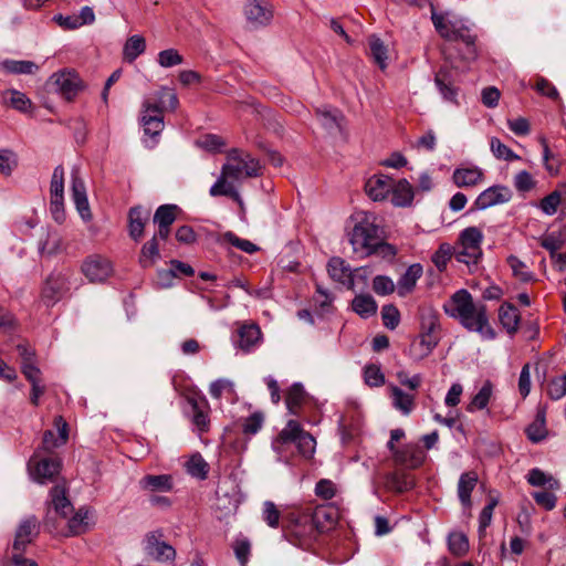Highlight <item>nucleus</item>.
<instances>
[{
	"instance_id": "obj_33",
	"label": "nucleus",
	"mask_w": 566,
	"mask_h": 566,
	"mask_svg": "<svg viewBox=\"0 0 566 566\" xmlns=\"http://www.w3.org/2000/svg\"><path fill=\"white\" fill-rule=\"evenodd\" d=\"M499 319L507 333L513 334L518 329L520 314L514 305L510 303L502 304L499 308Z\"/></svg>"
},
{
	"instance_id": "obj_4",
	"label": "nucleus",
	"mask_w": 566,
	"mask_h": 566,
	"mask_svg": "<svg viewBox=\"0 0 566 566\" xmlns=\"http://www.w3.org/2000/svg\"><path fill=\"white\" fill-rule=\"evenodd\" d=\"M353 218L355 226L349 233V242L360 258L369 256L370 248L375 247L382 233L377 217L373 212L358 211Z\"/></svg>"
},
{
	"instance_id": "obj_46",
	"label": "nucleus",
	"mask_w": 566,
	"mask_h": 566,
	"mask_svg": "<svg viewBox=\"0 0 566 566\" xmlns=\"http://www.w3.org/2000/svg\"><path fill=\"white\" fill-rule=\"evenodd\" d=\"M421 335L430 338H439L438 331L440 328L439 317L436 312L429 310L421 315L420 321Z\"/></svg>"
},
{
	"instance_id": "obj_62",
	"label": "nucleus",
	"mask_w": 566,
	"mask_h": 566,
	"mask_svg": "<svg viewBox=\"0 0 566 566\" xmlns=\"http://www.w3.org/2000/svg\"><path fill=\"white\" fill-rule=\"evenodd\" d=\"M182 62L184 57L176 49L163 50L157 55V63L165 69L180 65Z\"/></svg>"
},
{
	"instance_id": "obj_1",
	"label": "nucleus",
	"mask_w": 566,
	"mask_h": 566,
	"mask_svg": "<svg viewBox=\"0 0 566 566\" xmlns=\"http://www.w3.org/2000/svg\"><path fill=\"white\" fill-rule=\"evenodd\" d=\"M443 311L448 316L458 319L468 331L476 332L489 339L495 337L489 323L485 304L475 303L467 290L454 292L443 304Z\"/></svg>"
},
{
	"instance_id": "obj_61",
	"label": "nucleus",
	"mask_w": 566,
	"mask_h": 566,
	"mask_svg": "<svg viewBox=\"0 0 566 566\" xmlns=\"http://www.w3.org/2000/svg\"><path fill=\"white\" fill-rule=\"evenodd\" d=\"M563 195L559 190H554L546 197H544L538 203V208L547 216H553L557 212L559 205L562 203Z\"/></svg>"
},
{
	"instance_id": "obj_53",
	"label": "nucleus",
	"mask_w": 566,
	"mask_h": 566,
	"mask_svg": "<svg viewBox=\"0 0 566 566\" xmlns=\"http://www.w3.org/2000/svg\"><path fill=\"white\" fill-rule=\"evenodd\" d=\"M526 436L535 443L542 441L546 437L544 413H537L536 419L526 428Z\"/></svg>"
},
{
	"instance_id": "obj_14",
	"label": "nucleus",
	"mask_w": 566,
	"mask_h": 566,
	"mask_svg": "<svg viewBox=\"0 0 566 566\" xmlns=\"http://www.w3.org/2000/svg\"><path fill=\"white\" fill-rule=\"evenodd\" d=\"M513 197L512 190L503 185L491 186L483 190L474 201L476 210H485L493 206L509 202Z\"/></svg>"
},
{
	"instance_id": "obj_56",
	"label": "nucleus",
	"mask_w": 566,
	"mask_h": 566,
	"mask_svg": "<svg viewBox=\"0 0 566 566\" xmlns=\"http://www.w3.org/2000/svg\"><path fill=\"white\" fill-rule=\"evenodd\" d=\"M490 147L492 154L497 158L506 161H513L520 159L511 148L503 144L499 138L492 137L490 140Z\"/></svg>"
},
{
	"instance_id": "obj_3",
	"label": "nucleus",
	"mask_w": 566,
	"mask_h": 566,
	"mask_svg": "<svg viewBox=\"0 0 566 566\" xmlns=\"http://www.w3.org/2000/svg\"><path fill=\"white\" fill-rule=\"evenodd\" d=\"M431 20L441 38L448 41H461L464 43V60L473 61L476 59V36L471 33L470 28L462 19L454 15L450 17L449 13H438L432 10Z\"/></svg>"
},
{
	"instance_id": "obj_5",
	"label": "nucleus",
	"mask_w": 566,
	"mask_h": 566,
	"mask_svg": "<svg viewBox=\"0 0 566 566\" xmlns=\"http://www.w3.org/2000/svg\"><path fill=\"white\" fill-rule=\"evenodd\" d=\"M74 272L70 269L53 271L44 280L40 300L46 307H53L64 297H66L73 286Z\"/></svg>"
},
{
	"instance_id": "obj_42",
	"label": "nucleus",
	"mask_w": 566,
	"mask_h": 566,
	"mask_svg": "<svg viewBox=\"0 0 566 566\" xmlns=\"http://www.w3.org/2000/svg\"><path fill=\"white\" fill-rule=\"evenodd\" d=\"M316 115L321 125L325 129L333 132L339 128L342 114L338 109L332 108L329 106H323L316 109Z\"/></svg>"
},
{
	"instance_id": "obj_60",
	"label": "nucleus",
	"mask_w": 566,
	"mask_h": 566,
	"mask_svg": "<svg viewBox=\"0 0 566 566\" xmlns=\"http://www.w3.org/2000/svg\"><path fill=\"white\" fill-rule=\"evenodd\" d=\"M454 256L458 262L467 265H476L482 258V251L471 250L470 248L459 243L457 250H454Z\"/></svg>"
},
{
	"instance_id": "obj_29",
	"label": "nucleus",
	"mask_w": 566,
	"mask_h": 566,
	"mask_svg": "<svg viewBox=\"0 0 566 566\" xmlns=\"http://www.w3.org/2000/svg\"><path fill=\"white\" fill-rule=\"evenodd\" d=\"M422 266L419 263L411 264L400 276L397 283V293L399 296H406L416 286L417 281L422 275Z\"/></svg>"
},
{
	"instance_id": "obj_45",
	"label": "nucleus",
	"mask_w": 566,
	"mask_h": 566,
	"mask_svg": "<svg viewBox=\"0 0 566 566\" xmlns=\"http://www.w3.org/2000/svg\"><path fill=\"white\" fill-rule=\"evenodd\" d=\"M146 50V41L142 35H132L124 45V57L128 62H134Z\"/></svg>"
},
{
	"instance_id": "obj_27",
	"label": "nucleus",
	"mask_w": 566,
	"mask_h": 566,
	"mask_svg": "<svg viewBox=\"0 0 566 566\" xmlns=\"http://www.w3.org/2000/svg\"><path fill=\"white\" fill-rule=\"evenodd\" d=\"M390 193L395 207H409L415 197L413 187L407 179L394 180Z\"/></svg>"
},
{
	"instance_id": "obj_34",
	"label": "nucleus",
	"mask_w": 566,
	"mask_h": 566,
	"mask_svg": "<svg viewBox=\"0 0 566 566\" xmlns=\"http://www.w3.org/2000/svg\"><path fill=\"white\" fill-rule=\"evenodd\" d=\"M159 259V243L157 241V235H153V238L142 247L138 263L143 269H148L151 268Z\"/></svg>"
},
{
	"instance_id": "obj_11",
	"label": "nucleus",
	"mask_w": 566,
	"mask_h": 566,
	"mask_svg": "<svg viewBox=\"0 0 566 566\" xmlns=\"http://www.w3.org/2000/svg\"><path fill=\"white\" fill-rule=\"evenodd\" d=\"M81 271L91 283H103L112 275L113 265L107 258L93 254L83 261Z\"/></svg>"
},
{
	"instance_id": "obj_18",
	"label": "nucleus",
	"mask_w": 566,
	"mask_h": 566,
	"mask_svg": "<svg viewBox=\"0 0 566 566\" xmlns=\"http://www.w3.org/2000/svg\"><path fill=\"white\" fill-rule=\"evenodd\" d=\"M231 175L228 171H223L221 168V172L217 178L216 182L210 187L209 195L211 197H220L226 196L230 197L233 201H235L240 207H243V200L235 187V181L231 180Z\"/></svg>"
},
{
	"instance_id": "obj_47",
	"label": "nucleus",
	"mask_w": 566,
	"mask_h": 566,
	"mask_svg": "<svg viewBox=\"0 0 566 566\" xmlns=\"http://www.w3.org/2000/svg\"><path fill=\"white\" fill-rule=\"evenodd\" d=\"M460 243L471 250L482 251L481 243L483 240L482 231L476 227H469L461 231Z\"/></svg>"
},
{
	"instance_id": "obj_52",
	"label": "nucleus",
	"mask_w": 566,
	"mask_h": 566,
	"mask_svg": "<svg viewBox=\"0 0 566 566\" xmlns=\"http://www.w3.org/2000/svg\"><path fill=\"white\" fill-rule=\"evenodd\" d=\"M221 242L229 243L249 254H252L259 250V248L253 242L241 239L231 231H228L221 235Z\"/></svg>"
},
{
	"instance_id": "obj_40",
	"label": "nucleus",
	"mask_w": 566,
	"mask_h": 566,
	"mask_svg": "<svg viewBox=\"0 0 566 566\" xmlns=\"http://www.w3.org/2000/svg\"><path fill=\"white\" fill-rule=\"evenodd\" d=\"M394 407L402 415H409L415 408V397L406 394L397 386L390 388Z\"/></svg>"
},
{
	"instance_id": "obj_23",
	"label": "nucleus",
	"mask_w": 566,
	"mask_h": 566,
	"mask_svg": "<svg viewBox=\"0 0 566 566\" xmlns=\"http://www.w3.org/2000/svg\"><path fill=\"white\" fill-rule=\"evenodd\" d=\"M434 84L444 101L458 104V87L454 85L449 70L441 67L436 73Z\"/></svg>"
},
{
	"instance_id": "obj_12",
	"label": "nucleus",
	"mask_w": 566,
	"mask_h": 566,
	"mask_svg": "<svg viewBox=\"0 0 566 566\" xmlns=\"http://www.w3.org/2000/svg\"><path fill=\"white\" fill-rule=\"evenodd\" d=\"M40 534V522L34 515L23 518L15 531L12 548L14 552H24L27 546L31 544Z\"/></svg>"
},
{
	"instance_id": "obj_28",
	"label": "nucleus",
	"mask_w": 566,
	"mask_h": 566,
	"mask_svg": "<svg viewBox=\"0 0 566 566\" xmlns=\"http://www.w3.org/2000/svg\"><path fill=\"white\" fill-rule=\"evenodd\" d=\"M478 483V474L473 471L464 472L460 475L458 482V496L463 507L469 509L472 505L471 493Z\"/></svg>"
},
{
	"instance_id": "obj_2",
	"label": "nucleus",
	"mask_w": 566,
	"mask_h": 566,
	"mask_svg": "<svg viewBox=\"0 0 566 566\" xmlns=\"http://www.w3.org/2000/svg\"><path fill=\"white\" fill-rule=\"evenodd\" d=\"M271 446L276 454V461L290 465L295 453L304 459H311L315 452L316 441L312 434L303 430L298 421L289 420L272 440Z\"/></svg>"
},
{
	"instance_id": "obj_19",
	"label": "nucleus",
	"mask_w": 566,
	"mask_h": 566,
	"mask_svg": "<svg viewBox=\"0 0 566 566\" xmlns=\"http://www.w3.org/2000/svg\"><path fill=\"white\" fill-rule=\"evenodd\" d=\"M394 179L386 175H375L365 184V191L374 201H380L388 197L392 189Z\"/></svg>"
},
{
	"instance_id": "obj_7",
	"label": "nucleus",
	"mask_w": 566,
	"mask_h": 566,
	"mask_svg": "<svg viewBox=\"0 0 566 566\" xmlns=\"http://www.w3.org/2000/svg\"><path fill=\"white\" fill-rule=\"evenodd\" d=\"M223 171L231 175V180L240 182L243 178L259 177L262 174L260 161L250 154L240 149H231L227 156V163L222 166Z\"/></svg>"
},
{
	"instance_id": "obj_26",
	"label": "nucleus",
	"mask_w": 566,
	"mask_h": 566,
	"mask_svg": "<svg viewBox=\"0 0 566 566\" xmlns=\"http://www.w3.org/2000/svg\"><path fill=\"white\" fill-rule=\"evenodd\" d=\"M395 459L402 465H406L410 469H416L423 463L426 453L418 446L407 444L402 449L395 452Z\"/></svg>"
},
{
	"instance_id": "obj_35",
	"label": "nucleus",
	"mask_w": 566,
	"mask_h": 566,
	"mask_svg": "<svg viewBox=\"0 0 566 566\" xmlns=\"http://www.w3.org/2000/svg\"><path fill=\"white\" fill-rule=\"evenodd\" d=\"M39 252L41 255H54L62 251L63 242L56 231H46L44 237L39 240Z\"/></svg>"
},
{
	"instance_id": "obj_64",
	"label": "nucleus",
	"mask_w": 566,
	"mask_h": 566,
	"mask_svg": "<svg viewBox=\"0 0 566 566\" xmlns=\"http://www.w3.org/2000/svg\"><path fill=\"white\" fill-rule=\"evenodd\" d=\"M547 395L553 400H559L566 396V373L549 380L547 384Z\"/></svg>"
},
{
	"instance_id": "obj_32",
	"label": "nucleus",
	"mask_w": 566,
	"mask_h": 566,
	"mask_svg": "<svg viewBox=\"0 0 566 566\" xmlns=\"http://www.w3.org/2000/svg\"><path fill=\"white\" fill-rule=\"evenodd\" d=\"M51 502L56 514L66 517L73 510L70 500L66 496V489L64 485H55L50 491Z\"/></svg>"
},
{
	"instance_id": "obj_30",
	"label": "nucleus",
	"mask_w": 566,
	"mask_h": 566,
	"mask_svg": "<svg viewBox=\"0 0 566 566\" xmlns=\"http://www.w3.org/2000/svg\"><path fill=\"white\" fill-rule=\"evenodd\" d=\"M143 490L151 492H169L172 490V476L170 474H147L139 481Z\"/></svg>"
},
{
	"instance_id": "obj_54",
	"label": "nucleus",
	"mask_w": 566,
	"mask_h": 566,
	"mask_svg": "<svg viewBox=\"0 0 566 566\" xmlns=\"http://www.w3.org/2000/svg\"><path fill=\"white\" fill-rule=\"evenodd\" d=\"M454 254V249L449 243H441L433 253L431 260L437 269L442 272L447 269L449 261Z\"/></svg>"
},
{
	"instance_id": "obj_57",
	"label": "nucleus",
	"mask_w": 566,
	"mask_h": 566,
	"mask_svg": "<svg viewBox=\"0 0 566 566\" xmlns=\"http://www.w3.org/2000/svg\"><path fill=\"white\" fill-rule=\"evenodd\" d=\"M193 273H195V271L189 264L184 263L178 260H172L171 269L170 270H160L158 272V275L160 277H164L165 280L169 281L179 274L185 275V276H190Z\"/></svg>"
},
{
	"instance_id": "obj_58",
	"label": "nucleus",
	"mask_w": 566,
	"mask_h": 566,
	"mask_svg": "<svg viewBox=\"0 0 566 566\" xmlns=\"http://www.w3.org/2000/svg\"><path fill=\"white\" fill-rule=\"evenodd\" d=\"M90 511L85 507L78 509L72 518L69 521V528L73 535H77L86 530L88 526Z\"/></svg>"
},
{
	"instance_id": "obj_37",
	"label": "nucleus",
	"mask_w": 566,
	"mask_h": 566,
	"mask_svg": "<svg viewBox=\"0 0 566 566\" xmlns=\"http://www.w3.org/2000/svg\"><path fill=\"white\" fill-rule=\"evenodd\" d=\"M0 70L10 74H34L39 65L32 61L7 59L0 62Z\"/></svg>"
},
{
	"instance_id": "obj_44",
	"label": "nucleus",
	"mask_w": 566,
	"mask_h": 566,
	"mask_svg": "<svg viewBox=\"0 0 566 566\" xmlns=\"http://www.w3.org/2000/svg\"><path fill=\"white\" fill-rule=\"evenodd\" d=\"M493 394V385L490 380H486L478 394L474 395L471 402L468 405L467 410L474 412L475 410H483L486 408Z\"/></svg>"
},
{
	"instance_id": "obj_49",
	"label": "nucleus",
	"mask_w": 566,
	"mask_h": 566,
	"mask_svg": "<svg viewBox=\"0 0 566 566\" xmlns=\"http://www.w3.org/2000/svg\"><path fill=\"white\" fill-rule=\"evenodd\" d=\"M187 472L195 478L205 480L208 476L209 465L201 454H193L187 462Z\"/></svg>"
},
{
	"instance_id": "obj_48",
	"label": "nucleus",
	"mask_w": 566,
	"mask_h": 566,
	"mask_svg": "<svg viewBox=\"0 0 566 566\" xmlns=\"http://www.w3.org/2000/svg\"><path fill=\"white\" fill-rule=\"evenodd\" d=\"M19 164L18 155L9 149L1 148L0 149V174L9 177L17 169Z\"/></svg>"
},
{
	"instance_id": "obj_55",
	"label": "nucleus",
	"mask_w": 566,
	"mask_h": 566,
	"mask_svg": "<svg viewBox=\"0 0 566 566\" xmlns=\"http://www.w3.org/2000/svg\"><path fill=\"white\" fill-rule=\"evenodd\" d=\"M209 394L214 399H220L223 395L234 396V384L230 379L220 378L211 382Z\"/></svg>"
},
{
	"instance_id": "obj_25",
	"label": "nucleus",
	"mask_w": 566,
	"mask_h": 566,
	"mask_svg": "<svg viewBox=\"0 0 566 566\" xmlns=\"http://www.w3.org/2000/svg\"><path fill=\"white\" fill-rule=\"evenodd\" d=\"M439 343V338L419 335L409 346L408 356L413 361H421L428 357Z\"/></svg>"
},
{
	"instance_id": "obj_43",
	"label": "nucleus",
	"mask_w": 566,
	"mask_h": 566,
	"mask_svg": "<svg viewBox=\"0 0 566 566\" xmlns=\"http://www.w3.org/2000/svg\"><path fill=\"white\" fill-rule=\"evenodd\" d=\"M368 45L374 62L381 70H385L387 67L388 50L381 39L373 34L368 38Z\"/></svg>"
},
{
	"instance_id": "obj_13",
	"label": "nucleus",
	"mask_w": 566,
	"mask_h": 566,
	"mask_svg": "<svg viewBox=\"0 0 566 566\" xmlns=\"http://www.w3.org/2000/svg\"><path fill=\"white\" fill-rule=\"evenodd\" d=\"M244 14L253 27H266L273 19L272 4L269 0H247Z\"/></svg>"
},
{
	"instance_id": "obj_24",
	"label": "nucleus",
	"mask_w": 566,
	"mask_h": 566,
	"mask_svg": "<svg viewBox=\"0 0 566 566\" xmlns=\"http://www.w3.org/2000/svg\"><path fill=\"white\" fill-rule=\"evenodd\" d=\"M261 342V329L256 324L242 325L238 329L235 344L244 352L254 349Z\"/></svg>"
},
{
	"instance_id": "obj_8",
	"label": "nucleus",
	"mask_w": 566,
	"mask_h": 566,
	"mask_svg": "<svg viewBox=\"0 0 566 566\" xmlns=\"http://www.w3.org/2000/svg\"><path fill=\"white\" fill-rule=\"evenodd\" d=\"M48 86L71 101L83 88V82L78 74L69 69L53 73L48 80Z\"/></svg>"
},
{
	"instance_id": "obj_39",
	"label": "nucleus",
	"mask_w": 566,
	"mask_h": 566,
	"mask_svg": "<svg viewBox=\"0 0 566 566\" xmlns=\"http://www.w3.org/2000/svg\"><path fill=\"white\" fill-rule=\"evenodd\" d=\"M306 399V391L304 390V387L300 382L293 384L285 398L286 407L291 415H298L300 409L303 405V402Z\"/></svg>"
},
{
	"instance_id": "obj_6",
	"label": "nucleus",
	"mask_w": 566,
	"mask_h": 566,
	"mask_svg": "<svg viewBox=\"0 0 566 566\" xmlns=\"http://www.w3.org/2000/svg\"><path fill=\"white\" fill-rule=\"evenodd\" d=\"M287 533L290 541L303 549H310L321 535L306 511H293L289 514Z\"/></svg>"
},
{
	"instance_id": "obj_63",
	"label": "nucleus",
	"mask_w": 566,
	"mask_h": 566,
	"mask_svg": "<svg viewBox=\"0 0 566 566\" xmlns=\"http://www.w3.org/2000/svg\"><path fill=\"white\" fill-rule=\"evenodd\" d=\"M157 95H158V105L157 106L160 108V111H163V109L175 111L178 107V105H179L178 96L171 88L161 87L159 90V92L157 93Z\"/></svg>"
},
{
	"instance_id": "obj_22",
	"label": "nucleus",
	"mask_w": 566,
	"mask_h": 566,
	"mask_svg": "<svg viewBox=\"0 0 566 566\" xmlns=\"http://www.w3.org/2000/svg\"><path fill=\"white\" fill-rule=\"evenodd\" d=\"M484 179V172L476 166L458 167L454 169L452 180L459 188L474 187Z\"/></svg>"
},
{
	"instance_id": "obj_21",
	"label": "nucleus",
	"mask_w": 566,
	"mask_h": 566,
	"mask_svg": "<svg viewBox=\"0 0 566 566\" xmlns=\"http://www.w3.org/2000/svg\"><path fill=\"white\" fill-rule=\"evenodd\" d=\"M149 219V210L140 206L132 207L128 211V233L129 237L138 242L143 235L145 226Z\"/></svg>"
},
{
	"instance_id": "obj_41",
	"label": "nucleus",
	"mask_w": 566,
	"mask_h": 566,
	"mask_svg": "<svg viewBox=\"0 0 566 566\" xmlns=\"http://www.w3.org/2000/svg\"><path fill=\"white\" fill-rule=\"evenodd\" d=\"M3 99L9 106L21 113H28L32 108L31 99L24 93L18 90L12 88L6 91L3 93Z\"/></svg>"
},
{
	"instance_id": "obj_31",
	"label": "nucleus",
	"mask_w": 566,
	"mask_h": 566,
	"mask_svg": "<svg viewBox=\"0 0 566 566\" xmlns=\"http://www.w3.org/2000/svg\"><path fill=\"white\" fill-rule=\"evenodd\" d=\"M329 276L347 287H353L354 282L352 277L350 269L345 264V261L340 258H332L327 265Z\"/></svg>"
},
{
	"instance_id": "obj_17",
	"label": "nucleus",
	"mask_w": 566,
	"mask_h": 566,
	"mask_svg": "<svg viewBox=\"0 0 566 566\" xmlns=\"http://www.w3.org/2000/svg\"><path fill=\"white\" fill-rule=\"evenodd\" d=\"M188 403L191 407V423L198 432H207L210 427L209 403L205 397H189Z\"/></svg>"
},
{
	"instance_id": "obj_59",
	"label": "nucleus",
	"mask_w": 566,
	"mask_h": 566,
	"mask_svg": "<svg viewBox=\"0 0 566 566\" xmlns=\"http://www.w3.org/2000/svg\"><path fill=\"white\" fill-rule=\"evenodd\" d=\"M177 206L163 205L159 206L154 214V222L161 226H171L176 220Z\"/></svg>"
},
{
	"instance_id": "obj_51",
	"label": "nucleus",
	"mask_w": 566,
	"mask_h": 566,
	"mask_svg": "<svg viewBox=\"0 0 566 566\" xmlns=\"http://www.w3.org/2000/svg\"><path fill=\"white\" fill-rule=\"evenodd\" d=\"M449 551L455 556H463L469 551L468 537L461 532H453L448 537Z\"/></svg>"
},
{
	"instance_id": "obj_36",
	"label": "nucleus",
	"mask_w": 566,
	"mask_h": 566,
	"mask_svg": "<svg viewBox=\"0 0 566 566\" xmlns=\"http://www.w3.org/2000/svg\"><path fill=\"white\" fill-rule=\"evenodd\" d=\"M527 482L532 486L536 488H543L546 486L548 490H559L560 483L557 479H555L553 475L545 473L538 468H534L528 471L527 473Z\"/></svg>"
},
{
	"instance_id": "obj_15",
	"label": "nucleus",
	"mask_w": 566,
	"mask_h": 566,
	"mask_svg": "<svg viewBox=\"0 0 566 566\" xmlns=\"http://www.w3.org/2000/svg\"><path fill=\"white\" fill-rule=\"evenodd\" d=\"M318 533L332 530L339 518V511L334 504L317 505L313 511H306Z\"/></svg>"
},
{
	"instance_id": "obj_38",
	"label": "nucleus",
	"mask_w": 566,
	"mask_h": 566,
	"mask_svg": "<svg viewBox=\"0 0 566 566\" xmlns=\"http://www.w3.org/2000/svg\"><path fill=\"white\" fill-rule=\"evenodd\" d=\"M353 311L363 318H368L377 313V303L369 294L357 295L352 302Z\"/></svg>"
},
{
	"instance_id": "obj_9",
	"label": "nucleus",
	"mask_w": 566,
	"mask_h": 566,
	"mask_svg": "<svg viewBox=\"0 0 566 566\" xmlns=\"http://www.w3.org/2000/svg\"><path fill=\"white\" fill-rule=\"evenodd\" d=\"M161 530L148 532L144 538V551L148 557L156 562H171L176 557V549L165 541Z\"/></svg>"
},
{
	"instance_id": "obj_50",
	"label": "nucleus",
	"mask_w": 566,
	"mask_h": 566,
	"mask_svg": "<svg viewBox=\"0 0 566 566\" xmlns=\"http://www.w3.org/2000/svg\"><path fill=\"white\" fill-rule=\"evenodd\" d=\"M389 489L397 493H403L415 486L413 480L408 474L391 473L387 476Z\"/></svg>"
},
{
	"instance_id": "obj_16",
	"label": "nucleus",
	"mask_w": 566,
	"mask_h": 566,
	"mask_svg": "<svg viewBox=\"0 0 566 566\" xmlns=\"http://www.w3.org/2000/svg\"><path fill=\"white\" fill-rule=\"evenodd\" d=\"M52 21L65 31L76 30L83 25L92 24L95 21L93 8L85 6L78 14H54Z\"/></svg>"
},
{
	"instance_id": "obj_20",
	"label": "nucleus",
	"mask_w": 566,
	"mask_h": 566,
	"mask_svg": "<svg viewBox=\"0 0 566 566\" xmlns=\"http://www.w3.org/2000/svg\"><path fill=\"white\" fill-rule=\"evenodd\" d=\"M142 125L144 127L145 135L150 137L158 136L165 126L160 108L156 105H145V109L142 115Z\"/></svg>"
},
{
	"instance_id": "obj_10",
	"label": "nucleus",
	"mask_w": 566,
	"mask_h": 566,
	"mask_svg": "<svg viewBox=\"0 0 566 566\" xmlns=\"http://www.w3.org/2000/svg\"><path fill=\"white\" fill-rule=\"evenodd\" d=\"M30 476L39 484L52 482L59 474L61 461L57 458H40L35 453L28 464Z\"/></svg>"
}]
</instances>
